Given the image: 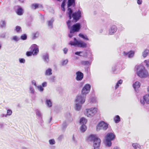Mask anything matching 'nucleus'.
I'll list each match as a JSON object with an SVG mask.
<instances>
[{"label":"nucleus","instance_id":"f257e3e1","mask_svg":"<svg viewBox=\"0 0 149 149\" xmlns=\"http://www.w3.org/2000/svg\"><path fill=\"white\" fill-rule=\"evenodd\" d=\"M68 12H67L70 19L73 18V21L76 22L81 17V11L80 10L76 12L73 13V10L71 8L68 9Z\"/></svg>","mask_w":149,"mask_h":149},{"label":"nucleus","instance_id":"f03ea898","mask_svg":"<svg viewBox=\"0 0 149 149\" xmlns=\"http://www.w3.org/2000/svg\"><path fill=\"white\" fill-rule=\"evenodd\" d=\"M116 135L113 133L110 132L107 133L105 137V146L108 147H111L112 144L111 141L114 139Z\"/></svg>","mask_w":149,"mask_h":149},{"label":"nucleus","instance_id":"7ed1b4c3","mask_svg":"<svg viewBox=\"0 0 149 149\" xmlns=\"http://www.w3.org/2000/svg\"><path fill=\"white\" fill-rule=\"evenodd\" d=\"M74 41H70L69 44L71 46H77L81 48H86L87 47V44L81 40H77L74 38Z\"/></svg>","mask_w":149,"mask_h":149},{"label":"nucleus","instance_id":"20e7f679","mask_svg":"<svg viewBox=\"0 0 149 149\" xmlns=\"http://www.w3.org/2000/svg\"><path fill=\"white\" fill-rule=\"evenodd\" d=\"M138 69V71H137L136 74L139 77L145 78L148 76V72L144 67H139Z\"/></svg>","mask_w":149,"mask_h":149},{"label":"nucleus","instance_id":"39448f33","mask_svg":"<svg viewBox=\"0 0 149 149\" xmlns=\"http://www.w3.org/2000/svg\"><path fill=\"white\" fill-rule=\"evenodd\" d=\"M97 110V108L95 107L86 109L85 114L87 117H91L93 116L96 113Z\"/></svg>","mask_w":149,"mask_h":149},{"label":"nucleus","instance_id":"423d86ee","mask_svg":"<svg viewBox=\"0 0 149 149\" xmlns=\"http://www.w3.org/2000/svg\"><path fill=\"white\" fill-rule=\"evenodd\" d=\"M108 125L104 121H101L97 125L96 130L97 131H99L100 130H106L108 128Z\"/></svg>","mask_w":149,"mask_h":149},{"label":"nucleus","instance_id":"0eeeda50","mask_svg":"<svg viewBox=\"0 0 149 149\" xmlns=\"http://www.w3.org/2000/svg\"><path fill=\"white\" fill-rule=\"evenodd\" d=\"M86 97V95L81 93V94L77 97L76 100V102L83 104L85 102Z\"/></svg>","mask_w":149,"mask_h":149},{"label":"nucleus","instance_id":"6e6552de","mask_svg":"<svg viewBox=\"0 0 149 149\" xmlns=\"http://www.w3.org/2000/svg\"><path fill=\"white\" fill-rule=\"evenodd\" d=\"M81 27V25L80 23H77L73 24L70 28L71 32H79Z\"/></svg>","mask_w":149,"mask_h":149},{"label":"nucleus","instance_id":"1a4fd4ad","mask_svg":"<svg viewBox=\"0 0 149 149\" xmlns=\"http://www.w3.org/2000/svg\"><path fill=\"white\" fill-rule=\"evenodd\" d=\"M91 88V86L90 84H85L82 90L81 93L86 96V95L90 92Z\"/></svg>","mask_w":149,"mask_h":149},{"label":"nucleus","instance_id":"9d476101","mask_svg":"<svg viewBox=\"0 0 149 149\" xmlns=\"http://www.w3.org/2000/svg\"><path fill=\"white\" fill-rule=\"evenodd\" d=\"M101 143L100 139L97 137L93 141V147L94 149H99Z\"/></svg>","mask_w":149,"mask_h":149},{"label":"nucleus","instance_id":"9b49d317","mask_svg":"<svg viewBox=\"0 0 149 149\" xmlns=\"http://www.w3.org/2000/svg\"><path fill=\"white\" fill-rule=\"evenodd\" d=\"M76 79L77 81H81L84 78L83 73L80 71H78L76 72Z\"/></svg>","mask_w":149,"mask_h":149},{"label":"nucleus","instance_id":"f8f14e48","mask_svg":"<svg viewBox=\"0 0 149 149\" xmlns=\"http://www.w3.org/2000/svg\"><path fill=\"white\" fill-rule=\"evenodd\" d=\"M32 50L31 51L33 55H37L39 52V49L38 46L36 44L33 45L31 47Z\"/></svg>","mask_w":149,"mask_h":149},{"label":"nucleus","instance_id":"ddd939ff","mask_svg":"<svg viewBox=\"0 0 149 149\" xmlns=\"http://www.w3.org/2000/svg\"><path fill=\"white\" fill-rule=\"evenodd\" d=\"M117 28L116 26L113 25L111 26L109 30V35H112L117 30Z\"/></svg>","mask_w":149,"mask_h":149},{"label":"nucleus","instance_id":"4468645a","mask_svg":"<svg viewBox=\"0 0 149 149\" xmlns=\"http://www.w3.org/2000/svg\"><path fill=\"white\" fill-rule=\"evenodd\" d=\"M42 58L45 63H48L49 61V55L47 53L43 54L42 56Z\"/></svg>","mask_w":149,"mask_h":149},{"label":"nucleus","instance_id":"2eb2a0df","mask_svg":"<svg viewBox=\"0 0 149 149\" xmlns=\"http://www.w3.org/2000/svg\"><path fill=\"white\" fill-rule=\"evenodd\" d=\"M75 5V0H68L67 2L68 9L70 8L71 6L74 7Z\"/></svg>","mask_w":149,"mask_h":149},{"label":"nucleus","instance_id":"dca6fc26","mask_svg":"<svg viewBox=\"0 0 149 149\" xmlns=\"http://www.w3.org/2000/svg\"><path fill=\"white\" fill-rule=\"evenodd\" d=\"M124 54L125 56H127L129 58H131L134 56V52L133 51H130L128 52H124Z\"/></svg>","mask_w":149,"mask_h":149},{"label":"nucleus","instance_id":"f3484780","mask_svg":"<svg viewBox=\"0 0 149 149\" xmlns=\"http://www.w3.org/2000/svg\"><path fill=\"white\" fill-rule=\"evenodd\" d=\"M38 8H42V5L38 3H33L31 5V8L32 9L35 10Z\"/></svg>","mask_w":149,"mask_h":149},{"label":"nucleus","instance_id":"a211bd4d","mask_svg":"<svg viewBox=\"0 0 149 149\" xmlns=\"http://www.w3.org/2000/svg\"><path fill=\"white\" fill-rule=\"evenodd\" d=\"M97 137L95 135L91 134L88 137V139L90 141H93Z\"/></svg>","mask_w":149,"mask_h":149},{"label":"nucleus","instance_id":"6ab92c4d","mask_svg":"<svg viewBox=\"0 0 149 149\" xmlns=\"http://www.w3.org/2000/svg\"><path fill=\"white\" fill-rule=\"evenodd\" d=\"M82 104L76 103L75 105V109L76 111H80L82 107Z\"/></svg>","mask_w":149,"mask_h":149},{"label":"nucleus","instance_id":"aec40b11","mask_svg":"<svg viewBox=\"0 0 149 149\" xmlns=\"http://www.w3.org/2000/svg\"><path fill=\"white\" fill-rule=\"evenodd\" d=\"M52 70L50 68L47 69L45 73V75L46 76H50L52 74Z\"/></svg>","mask_w":149,"mask_h":149},{"label":"nucleus","instance_id":"412c9836","mask_svg":"<svg viewBox=\"0 0 149 149\" xmlns=\"http://www.w3.org/2000/svg\"><path fill=\"white\" fill-rule=\"evenodd\" d=\"M54 19L53 18L48 21V25L49 28L50 29H52L53 27V23L54 22Z\"/></svg>","mask_w":149,"mask_h":149},{"label":"nucleus","instance_id":"4be33fe9","mask_svg":"<svg viewBox=\"0 0 149 149\" xmlns=\"http://www.w3.org/2000/svg\"><path fill=\"white\" fill-rule=\"evenodd\" d=\"M39 33L38 31L33 33L32 34V39L35 40L39 36Z\"/></svg>","mask_w":149,"mask_h":149},{"label":"nucleus","instance_id":"5701e85b","mask_svg":"<svg viewBox=\"0 0 149 149\" xmlns=\"http://www.w3.org/2000/svg\"><path fill=\"white\" fill-rule=\"evenodd\" d=\"M133 88L136 91L137 89L140 87V83L138 81H136L133 85Z\"/></svg>","mask_w":149,"mask_h":149},{"label":"nucleus","instance_id":"b1692460","mask_svg":"<svg viewBox=\"0 0 149 149\" xmlns=\"http://www.w3.org/2000/svg\"><path fill=\"white\" fill-rule=\"evenodd\" d=\"M17 14L19 15H21L23 14V10L20 7H19L17 9L16 11Z\"/></svg>","mask_w":149,"mask_h":149},{"label":"nucleus","instance_id":"393cba45","mask_svg":"<svg viewBox=\"0 0 149 149\" xmlns=\"http://www.w3.org/2000/svg\"><path fill=\"white\" fill-rule=\"evenodd\" d=\"M146 103L149 104V93L143 97Z\"/></svg>","mask_w":149,"mask_h":149},{"label":"nucleus","instance_id":"a878e982","mask_svg":"<svg viewBox=\"0 0 149 149\" xmlns=\"http://www.w3.org/2000/svg\"><path fill=\"white\" fill-rule=\"evenodd\" d=\"M132 146L135 149H137V148L141 149L142 148V146H140L139 144L136 143H133L132 144Z\"/></svg>","mask_w":149,"mask_h":149},{"label":"nucleus","instance_id":"bb28decb","mask_svg":"<svg viewBox=\"0 0 149 149\" xmlns=\"http://www.w3.org/2000/svg\"><path fill=\"white\" fill-rule=\"evenodd\" d=\"M87 122V120L85 118L82 117L81 118L79 123L81 125H85Z\"/></svg>","mask_w":149,"mask_h":149},{"label":"nucleus","instance_id":"cd10ccee","mask_svg":"<svg viewBox=\"0 0 149 149\" xmlns=\"http://www.w3.org/2000/svg\"><path fill=\"white\" fill-rule=\"evenodd\" d=\"M29 92L32 95H34L35 92L34 87L31 85L30 86H29Z\"/></svg>","mask_w":149,"mask_h":149},{"label":"nucleus","instance_id":"c85d7f7f","mask_svg":"<svg viewBox=\"0 0 149 149\" xmlns=\"http://www.w3.org/2000/svg\"><path fill=\"white\" fill-rule=\"evenodd\" d=\"M87 129V127L84 124L81 125L80 127V130L82 132H84Z\"/></svg>","mask_w":149,"mask_h":149},{"label":"nucleus","instance_id":"c756f323","mask_svg":"<svg viewBox=\"0 0 149 149\" xmlns=\"http://www.w3.org/2000/svg\"><path fill=\"white\" fill-rule=\"evenodd\" d=\"M46 104L49 107H50L52 106V103L50 99H47L46 100Z\"/></svg>","mask_w":149,"mask_h":149},{"label":"nucleus","instance_id":"7c9ffc66","mask_svg":"<svg viewBox=\"0 0 149 149\" xmlns=\"http://www.w3.org/2000/svg\"><path fill=\"white\" fill-rule=\"evenodd\" d=\"M81 64L82 65L87 66L91 64V62L88 61H83L81 62Z\"/></svg>","mask_w":149,"mask_h":149},{"label":"nucleus","instance_id":"2f4dec72","mask_svg":"<svg viewBox=\"0 0 149 149\" xmlns=\"http://www.w3.org/2000/svg\"><path fill=\"white\" fill-rule=\"evenodd\" d=\"M114 120L116 123H118L120 121V116L118 115H116L114 118Z\"/></svg>","mask_w":149,"mask_h":149},{"label":"nucleus","instance_id":"473e14b6","mask_svg":"<svg viewBox=\"0 0 149 149\" xmlns=\"http://www.w3.org/2000/svg\"><path fill=\"white\" fill-rule=\"evenodd\" d=\"M36 114L39 118H42V114L41 112L38 109H37L36 111Z\"/></svg>","mask_w":149,"mask_h":149},{"label":"nucleus","instance_id":"72a5a7b5","mask_svg":"<svg viewBox=\"0 0 149 149\" xmlns=\"http://www.w3.org/2000/svg\"><path fill=\"white\" fill-rule=\"evenodd\" d=\"M79 36L80 37H81L84 40H89L87 36L86 35H84L81 33H80L79 35Z\"/></svg>","mask_w":149,"mask_h":149},{"label":"nucleus","instance_id":"f704fd0d","mask_svg":"<svg viewBox=\"0 0 149 149\" xmlns=\"http://www.w3.org/2000/svg\"><path fill=\"white\" fill-rule=\"evenodd\" d=\"M15 31L17 33H19L20 32L22 31V30L20 26H17L15 27Z\"/></svg>","mask_w":149,"mask_h":149},{"label":"nucleus","instance_id":"c9c22d12","mask_svg":"<svg viewBox=\"0 0 149 149\" xmlns=\"http://www.w3.org/2000/svg\"><path fill=\"white\" fill-rule=\"evenodd\" d=\"M149 50L146 49L142 53V56L144 58H145L147 56L149 53Z\"/></svg>","mask_w":149,"mask_h":149},{"label":"nucleus","instance_id":"e433bc0d","mask_svg":"<svg viewBox=\"0 0 149 149\" xmlns=\"http://www.w3.org/2000/svg\"><path fill=\"white\" fill-rule=\"evenodd\" d=\"M6 25V22L5 21L2 20L0 23V26L1 28H5Z\"/></svg>","mask_w":149,"mask_h":149},{"label":"nucleus","instance_id":"4c0bfd02","mask_svg":"<svg viewBox=\"0 0 149 149\" xmlns=\"http://www.w3.org/2000/svg\"><path fill=\"white\" fill-rule=\"evenodd\" d=\"M123 83V80L121 79H120L119 80V81H118L116 84V86H115V89H117L119 87V85L120 84H121Z\"/></svg>","mask_w":149,"mask_h":149},{"label":"nucleus","instance_id":"58836bf2","mask_svg":"<svg viewBox=\"0 0 149 149\" xmlns=\"http://www.w3.org/2000/svg\"><path fill=\"white\" fill-rule=\"evenodd\" d=\"M68 125L66 121H64L62 124V129L65 130L67 126Z\"/></svg>","mask_w":149,"mask_h":149},{"label":"nucleus","instance_id":"ea45409f","mask_svg":"<svg viewBox=\"0 0 149 149\" xmlns=\"http://www.w3.org/2000/svg\"><path fill=\"white\" fill-rule=\"evenodd\" d=\"M27 36L26 34H24L21 36V39L23 40H25L27 39Z\"/></svg>","mask_w":149,"mask_h":149},{"label":"nucleus","instance_id":"a19ab883","mask_svg":"<svg viewBox=\"0 0 149 149\" xmlns=\"http://www.w3.org/2000/svg\"><path fill=\"white\" fill-rule=\"evenodd\" d=\"M72 22L70 20H69L68 22H67V25L68 28L69 29H70V28L71 26V23Z\"/></svg>","mask_w":149,"mask_h":149},{"label":"nucleus","instance_id":"79ce46f5","mask_svg":"<svg viewBox=\"0 0 149 149\" xmlns=\"http://www.w3.org/2000/svg\"><path fill=\"white\" fill-rule=\"evenodd\" d=\"M36 87L40 92H42L44 91V89L41 86H38Z\"/></svg>","mask_w":149,"mask_h":149},{"label":"nucleus","instance_id":"37998d69","mask_svg":"<svg viewBox=\"0 0 149 149\" xmlns=\"http://www.w3.org/2000/svg\"><path fill=\"white\" fill-rule=\"evenodd\" d=\"M49 144L51 145H53L55 143V140L54 139L49 140Z\"/></svg>","mask_w":149,"mask_h":149},{"label":"nucleus","instance_id":"c03bdc74","mask_svg":"<svg viewBox=\"0 0 149 149\" xmlns=\"http://www.w3.org/2000/svg\"><path fill=\"white\" fill-rule=\"evenodd\" d=\"M49 81L52 82H55L56 81L55 77L54 76L51 77L49 79Z\"/></svg>","mask_w":149,"mask_h":149},{"label":"nucleus","instance_id":"a18cd8bd","mask_svg":"<svg viewBox=\"0 0 149 149\" xmlns=\"http://www.w3.org/2000/svg\"><path fill=\"white\" fill-rule=\"evenodd\" d=\"M19 39V38L16 36H13L12 38V40L16 42L18 41Z\"/></svg>","mask_w":149,"mask_h":149},{"label":"nucleus","instance_id":"49530a36","mask_svg":"<svg viewBox=\"0 0 149 149\" xmlns=\"http://www.w3.org/2000/svg\"><path fill=\"white\" fill-rule=\"evenodd\" d=\"M12 113V111L11 109H8L7 111V113L6 114V115L7 116H10Z\"/></svg>","mask_w":149,"mask_h":149},{"label":"nucleus","instance_id":"de8ad7c7","mask_svg":"<svg viewBox=\"0 0 149 149\" xmlns=\"http://www.w3.org/2000/svg\"><path fill=\"white\" fill-rule=\"evenodd\" d=\"M75 33L74 32H71V30L70 29V34L68 35V36L70 38H71L74 35V34Z\"/></svg>","mask_w":149,"mask_h":149},{"label":"nucleus","instance_id":"09e8293b","mask_svg":"<svg viewBox=\"0 0 149 149\" xmlns=\"http://www.w3.org/2000/svg\"><path fill=\"white\" fill-rule=\"evenodd\" d=\"M68 61L67 59L63 60L61 63V64L63 65H66L68 63Z\"/></svg>","mask_w":149,"mask_h":149},{"label":"nucleus","instance_id":"8fccbe9b","mask_svg":"<svg viewBox=\"0 0 149 149\" xmlns=\"http://www.w3.org/2000/svg\"><path fill=\"white\" fill-rule=\"evenodd\" d=\"M19 62L20 63H24L25 62V60L23 58H20L19 59Z\"/></svg>","mask_w":149,"mask_h":149},{"label":"nucleus","instance_id":"3c124183","mask_svg":"<svg viewBox=\"0 0 149 149\" xmlns=\"http://www.w3.org/2000/svg\"><path fill=\"white\" fill-rule=\"evenodd\" d=\"M144 63H146L147 68L149 69V61L147 60H146L144 61Z\"/></svg>","mask_w":149,"mask_h":149},{"label":"nucleus","instance_id":"603ef678","mask_svg":"<svg viewBox=\"0 0 149 149\" xmlns=\"http://www.w3.org/2000/svg\"><path fill=\"white\" fill-rule=\"evenodd\" d=\"M6 33H3L0 34V37L1 38H5Z\"/></svg>","mask_w":149,"mask_h":149},{"label":"nucleus","instance_id":"864d4df0","mask_svg":"<svg viewBox=\"0 0 149 149\" xmlns=\"http://www.w3.org/2000/svg\"><path fill=\"white\" fill-rule=\"evenodd\" d=\"M66 0H63L61 5V8L65 7V5Z\"/></svg>","mask_w":149,"mask_h":149},{"label":"nucleus","instance_id":"5fc2aeb1","mask_svg":"<svg viewBox=\"0 0 149 149\" xmlns=\"http://www.w3.org/2000/svg\"><path fill=\"white\" fill-rule=\"evenodd\" d=\"M32 54L31 51H27L26 52V55L28 56H30Z\"/></svg>","mask_w":149,"mask_h":149},{"label":"nucleus","instance_id":"6e6d98bb","mask_svg":"<svg viewBox=\"0 0 149 149\" xmlns=\"http://www.w3.org/2000/svg\"><path fill=\"white\" fill-rule=\"evenodd\" d=\"M72 141L74 143H77V140L75 138L74 136V135L73 136L72 138Z\"/></svg>","mask_w":149,"mask_h":149},{"label":"nucleus","instance_id":"4d7b16f0","mask_svg":"<svg viewBox=\"0 0 149 149\" xmlns=\"http://www.w3.org/2000/svg\"><path fill=\"white\" fill-rule=\"evenodd\" d=\"M31 84L32 85H34L35 86L37 87V84L36 81L33 80L31 81Z\"/></svg>","mask_w":149,"mask_h":149},{"label":"nucleus","instance_id":"13d9d810","mask_svg":"<svg viewBox=\"0 0 149 149\" xmlns=\"http://www.w3.org/2000/svg\"><path fill=\"white\" fill-rule=\"evenodd\" d=\"M82 53V52H75V54L76 55H78L79 56H81L82 55H80V54Z\"/></svg>","mask_w":149,"mask_h":149},{"label":"nucleus","instance_id":"bf43d9fd","mask_svg":"<svg viewBox=\"0 0 149 149\" xmlns=\"http://www.w3.org/2000/svg\"><path fill=\"white\" fill-rule=\"evenodd\" d=\"M47 83L46 81L43 82L42 84V87H45L47 86Z\"/></svg>","mask_w":149,"mask_h":149},{"label":"nucleus","instance_id":"052dcab7","mask_svg":"<svg viewBox=\"0 0 149 149\" xmlns=\"http://www.w3.org/2000/svg\"><path fill=\"white\" fill-rule=\"evenodd\" d=\"M63 135L62 134L60 135L58 138V139L60 141L63 138Z\"/></svg>","mask_w":149,"mask_h":149},{"label":"nucleus","instance_id":"680f3d73","mask_svg":"<svg viewBox=\"0 0 149 149\" xmlns=\"http://www.w3.org/2000/svg\"><path fill=\"white\" fill-rule=\"evenodd\" d=\"M63 51L64 53L65 54H66L67 53V52L68 51V49L67 48H65L63 49Z\"/></svg>","mask_w":149,"mask_h":149},{"label":"nucleus","instance_id":"e2e57ef3","mask_svg":"<svg viewBox=\"0 0 149 149\" xmlns=\"http://www.w3.org/2000/svg\"><path fill=\"white\" fill-rule=\"evenodd\" d=\"M91 101L93 103L96 102H97V100L95 98H93L91 100Z\"/></svg>","mask_w":149,"mask_h":149},{"label":"nucleus","instance_id":"0e129e2a","mask_svg":"<svg viewBox=\"0 0 149 149\" xmlns=\"http://www.w3.org/2000/svg\"><path fill=\"white\" fill-rule=\"evenodd\" d=\"M142 3V0H137V3L139 5H140Z\"/></svg>","mask_w":149,"mask_h":149},{"label":"nucleus","instance_id":"69168bd1","mask_svg":"<svg viewBox=\"0 0 149 149\" xmlns=\"http://www.w3.org/2000/svg\"><path fill=\"white\" fill-rule=\"evenodd\" d=\"M144 100L143 99V100H142L141 99L140 100V102L143 105H144L145 104V102H144Z\"/></svg>","mask_w":149,"mask_h":149},{"label":"nucleus","instance_id":"338daca9","mask_svg":"<svg viewBox=\"0 0 149 149\" xmlns=\"http://www.w3.org/2000/svg\"><path fill=\"white\" fill-rule=\"evenodd\" d=\"M0 117H7V116L6 115H5L4 114H1L0 115Z\"/></svg>","mask_w":149,"mask_h":149},{"label":"nucleus","instance_id":"774afa93","mask_svg":"<svg viewBox=\"0 0 149 149\" xmlns=\"http://www.w3.org/2000/svg\"><path fill=\"white\" fill-rule=\"evenodd\" d=\"M3 124H2L0 123V128H2L3 127Z\"/></svg>","mask_w":149,"mask_h":149}]
</instances>
